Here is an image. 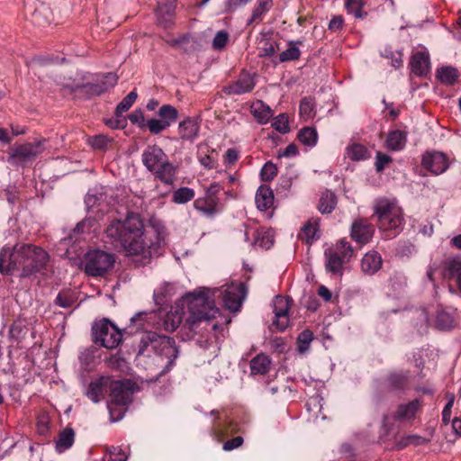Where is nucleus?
<instances>
[{
	"instance_id": "nucleus-1",
	"label": "nucleus",
	"mask_w": 461,
	"mask_h": 461,
	"mask_svg": "<svg viewBox=\"0 0 461 461\" xmlns=\"http://www.w3.org/2000/svg\"><path fill=\"white\" fill-rule=\"evenodd\" d=\"M209 290L193 292L183 297V305L187 307V315L183 310H176L166 314L163 320V327L168 332L180 328L184 340L193 339L196 334L205 338L211 330L217 328L213 322L219 314V309L213 300L208 296Z\"/></svg>"
},
{
	"instance_id": "nucleus-2",
	"label": "nucleus",
	"mask_w": 461,
	"mask_h": 461,
	"mask_svg": "<svg viewBox=\"0 0 461 461\" xmlns=\"http://www.w3.org/2000/svg\"><path fill=\"white\" fill-rule=\"evenodd\" d=\"M49 261V253L32 243L17 242L0 249V273L4 276H12L17 271L20 279L30 278L45 270Z\"/></svg>"
},
{
	"instance_id": "nucleus-3",
	"label": "nucleus",
	"mask_w": 461,
	"mask_h": 461,
	"mask_svg": "<svg viewBox=\"0 0 461 461\" xmlns=\"http://www.w3.org/2000/svg\"><path fill=\"white\" fill-rule=\"evenodd\" d=\"M117 241L122 246L120 255L132 258L136 266L149 263L151 251L144 241L143 222L139 213L127 211L125 220L117 218Z\"/></svg>"
},
{
	"instance_id": "nucleus-4",
	"label": "nucleus",
	"mask_w": 461,
	"mask_h": 461,
	"mask_svg": "<svg viewBox=\"0 0 461 461\" xmlns=\"http://www.w3.org/2000/svg\"><path fill=\"white\" fill-rule=\"evenodd\" d=\"M177 355L178 349L173 338L158 335L153 331L141 333L137 354L138 361L152 358L154 363L159 366L164 359H167L166 367L169 368L173 366Z\"/></svg>"
},
{
	"instance_id": "nucleus-5",
	"label": "nucleus",
	"mask_w": 461,
	"mask_h": 461,
	"mask_svg": "<svg viewBox=\"0 0 461 461\" xmlns=\"http://www.w3.org/2000/svg\"><path fill=\"white\" fill-rule=\"evenodd\" d=\"M141 160L155 178L168 185L174 183L176 167L168 160L167 155L160 147L158 145L147 146L142 152Z\"/></svg>"
},
{
	"instance_id": "nucleus-6",
	"label": "nucleus",
	"mask_w": 461,
	"mask_h": 461,
	"mask_svg": "<svg viewBox=\"0 0 461 461\" xmlns=\"http://www.w3.org/2000/svg\"><path fill=\"white\" fill-rule=\"evenodd\" d=\"M130 370L128 363L117 356V373L129 375L117 379V422L123 418L124 412L133 401V395L140 390L138 378L132 375Z\"/></svg>"
},
{
	"instance_id": "nucleus-7",
	"label": "nucleus",
	"mask_w": 461,
	"mask_h": 461,
	"mask_svg": "<svg viewBox=\"0 0 461 461\" xmlns=\"http://www.w3.org/2000/svg\"><path fill=\"white\" fill-rule=\"evenodd\" d=\"M373 217L377 218L378 228L384 231H399L404 223L402 209L387 198H380L375 202Z\"/></svg>"
},
{
	"instance_id": "nucleus-8",
	"label": "nucleus",
	"mask_w": 461,
	"mask_h": 461,
	"mask_svg": "<svg viewBox=\"0 0 461 461\" xmlns=\"http://www.w3.org/2000/svg\"><path fill=\"white\" fill-rule=\"evenodd\" d=\"M110 75L112 74L96 76L91 79L84 77L81 83L64 84L62 88L68 90L74 99L90 100L101 95L113 86V84L105 80Z\"/></svg>"
},
{
	"instance_id": "nucleus-9",
	"label": "nucleus",
	"mask_w": 461,
	"mask_h": 461,
	"mask_svg": "<svg viewBox=\"0 0 461 461\" xmlns=\"http://www.w3.org/2000/svg\"><path fill=\"white\" fill-rule=\"evenodd\" d=\"M108 394L107 408L110 413V420L115 421L113 411L115 409V379L112 375H102L89 384L86 395L94 402H98Z\"/></svg>"
},
{
	"instance_id": "nucleus-10",
	"label": "nucleus",
	"mask_w": 461,
	"mask_h": 461,
	"mask_svg": "<svg viewBox=\"0 0 461 461\" xmlns=\"http://www.w3.org/2000/svg\"><path fill=\"white\" fill-rule=\"evenodd\" d=\"M91 340L98 347L113 350L115 348V323L108 318L95 320L91 326Z\"/></svg>"
},
{
	"instance_id": "nucleus-11",
	"label": "nucleus",
	"mask_w": 461,
	"mask_h": 461,
	"mask_svg": "<svg viewBox=\"0 0 461 461\" xmlns=\"http://www.w3.org/2000/svg\"><path fill=\"white\" fill-rule=\"evenodd\" d=\"M45 138L38 139L34 142L14 144L10 149L8 162L15 165H24L34 160L45 149Z\"/></svg>"
},
{
	"instance_id": "nucleus-12",
	"label": "nucleus",
	"mask_w": 461,
	"mask_h": 461,
	"mask_svg": "<svg viewBox=\"0 0 461 461\" xmlns=\"http://www.w3.org/2000/svg\"><path fill=\"white\" fill-rule=\"evenodd\" d=\"M114 262L115 259L112 254L96 249L86 255L84 270L90 276H103Z\"/></svg>"
},
{
	"instance_id": "nucleus-13",
	"label": "nucleus",
	"mask_w": 461,
	"mask_h": 461,
	"mask_svg": "<svg viewBox=\"0 0 461 461\" xmlns=\"http://www.w3.org/2000/svg\"><path fill=\"white\" fill-rule=\"evenodd\" d=\"M219 192V185H211L205 191L204 196L194 200V207L203 215L208 218H213L220 212L219 198L217 197Z\"/></svg>"
},
{
	"instance_id": "nucleus-14",
	"label": "nucleus",
	"mask_w": 461,
	"mask_h": 461,
	"mask_svg": "<svg viewBox=\"0 0 461 461\" xmlns=\"http://www.w3.org/2000/svg\"><path fill=\"white\" fill-rule=\"evenodd\" d=\"M210 414L213 416L210 434L216 441L221 442L238 430V425L227 417L223 419L218 411L212 410Z\"/></svg>"
},
{
	"instance_id": "nucleus-15",
	"label": "nucleus",
	"mask_w": 461,
	"mask_h": 461,
	"mask_svg": "<svg viewBox=\"0 0 461 461\" xmlns=\"http://www.w3.org/2000/svg\"><path fill=\"white\" fill-rule=\"evenodd\" d=\"M248 294L245 283L231 285L222 293L224 306L230 312H239Z\"/></svg>"
},
{
	"instance_id": "nucleus-16",
	"label": "nucleus",
	"mask_w": 461,
	"mask_h": 461,
	"mask_svg": "<svg viewBox=\"0 0 461 461\" xmlns=\"http://www.w3.org/2000/svg\"><path fill=\"white\" fill-rule=\"evenodd\" d=\"M422 167L433 175H440L448 168L447 157L439 151H426L422 155Z\"/></svg>"
},
{
	"instance_id": "nucleus-17",
	"label": "nucleus",
	"mask_w": 461,
	"mask_h": 461,
	"mask_svg": "<svg viewBox=\"0 0 461 461\" xmlns=\"http://www.w3.org/2000/svg\"><path fill=\"white\" fill-rule=\"evenodd\" d=\"M375 233V226L365 218H358L352 222L350 237L359 244L368 243Z\"/></svg>"
},
{
	"instance_id": "nucleus-18",
	"label": "nucleus",
	"mask_w": 461,
	"mask_h": 461,
	"mask_svg": "<svg viewBox=\"0 0 461 461\" xmlns=\"http://www.w3.org/2000/svg\"><path fill=\"white\" fill-rule=\"evenodd\" d=\"M289 308V300L287 298L281 295L276 297L274 301L275 319L273 321V325L279 331H284L288 327Z\"/></svg>"
},
{
	"instance_id": "nucleus-19",
	"label": "nucleus",
	"mask_w": 461,
	"mask_h": 461,
	"mask_svg": "<svg viewBox=\"0 0 461 461\" xmlns=\"http://www.w3.org/2000/svg\"><path fill=\"white\" fill-rule=\"evenodd\" d=\"M256 86L254 75L242 70L237 80L228 86V93L230 95H242L251 92Z\"/></svg>"
},
{
	"instance_id": "nucleus-20",
	"label": "nucleus",
	"mask_w": 461,
	"mask_h": 461,
	"mask_svg": "<svg viewBox=\"0 0 461 461\" xmlns=\"http://www.w3.org/2000/svg\"><path fill=\"white\" fill-rule=\"evenodd\" d=\"M422 401L419 398L412 401L400 404L394 412L393 419L396 421L403 422L413 420L418 411L422 408Z\"/></svg>"
},
{
	"instance_id": "nucleus-21",
	"label": "nucleus",
	"mask_w": 461,
	"mask_h": 461,
	"mask_svg": "<svg viewBox=\"0 0 461 461\" xmlns=\"http://www.w3.org/2000/svg\"><path fill=\"white\" fill-rule=\"evenodd\" d=\"M410 371H392L384 379L386 387L391 391H405L410 386Z\"/></svg>"
},
{
	"instance_id": "nucleus-22",
	"label": "nucleus",
	"mask_w": 461,
	"mask_h": 461,
	"mask_svg": "<svg viewBox=\"0 0 461 461\" xmlns=\"http://www.w3.org/2000/svg\"><path fill=\"white\" fill-rule=\"evenodd\" d=\"M177 131L181 140L194 142L198 137L200 124L196 119L186 117L179 122Z\"/></svg>"
},
{
	"instance_id": "nucleus-23",
	"label": "nucleus",
	"mask_w": 461,
	"mask_h": 461,
	"mask_svg": "<svg viewBox=\"0 0 461 461\" xmlns=\"http://www.w3.org/2000/svg\"><path fill=\"white\" fill-rule=\"evenodd\" d=\"M272 7V0H258L253 6L251 16L247 22V26L254 28L256 25L262 23L266 14Z\"/></svg>"
},
{
	"instance_id": "nucleus-24",
	"label": "nucleus",
	"mask_w": 461,
	"mask_h": 461,
	"mask_svg": "<svg viewBox=\"0 0 461 461\" xmlns=\"http://www.w3.org/2000/svg\"><path fill=\"white\" fill-rule=\"evenodd\" d=\"M410 65L414 75L424 77L429 70V55L423 51H417L411 56Z\"/></svg>"
},
{
	"instance_id": "nucleus-25",
	"label": "nucleus",
	"mask_w": 461,
	"mask_h": 461,
	"mask_svg": "<svg viewBox=\"0 0 461 461\" xmlns=\"http://www.w3.org/2000/svg\"><path fill=\"white\" fill-rule=\"evenodd\" d=\"M382 265L381 255L374 250L367 252L361 261L362 271L370 276L375 274L382 267Z\"/></svg>"
},
{
	"instance_id": "nucleus-26",
	"label": "nucleus",
	"mask_w": 461,
	"mask_h": 461,
	"mask_svg": "<svg viewBox=\"0 0 461 461\" xmlns=\"http://www.w3.org/2000/svg\"><path fill=\"white\" fill-rule=\"evenodd\" d=\"M255 201L258 210H268L274 203V194L272 189L266 185H260L256 193Z\"/></svg>"
},
{
	"instance_id": "nucleus-27",
	"label": "nucleus",
	"mask_w": 461,
	"mask_h": 461,
	"mask_svg": "<svg viewBox=\"0 0 461 461\" xmlns=\"http://www.w3.org/2000/svg\"><path fill=\"white\" fill-rule=\"evenodd\" d=\"M319 219H310L301 229L298 237L308 244L312 243L314 240L319 239Z\"/></svg>"
},
{
	"instance_id": "nucleus-28",
	"label": "nucleus",
	"mask_w": 461,
	"mask_h": 461,
	"mask_svg": "<svg viewBox=\"0 0 461 461\" xmlns=\"http://www.w3.org/2000/svg\"><path fill=\"white\" fill-rule=\"evenodd\" d=\"M407 141V132L401 130L389 131L385 145L392 151H400L405 148Z\"/></svg>"
},
{
	"instance_id": "nucleus-29",
	"label": "nucleus",
	"mask_w": 461,
	"mask_h": 461,
	"mask_svg": "<svg viewBox=\"0 0 461 461\" xmlns=\"http://www.w3.org/2000/svg\"><path fill=\"white\" fill-rule=\"evenodd\" d=\"M75 441V431L72 428L67 427L59 433L55 441L56 450L59 453L70 448Z\"/></svg>"
},
{
	"instance_id": "nucleus-30",
	"label": "nucleus",
	"mask_w": 461,
	"mask_h": 461,
	"mask_svg": "<svg viewBox=\"0 0 461 461\" xmlns=\"http://www.w3.org/2000/svg\"><path fill=\"white\" fill-rule=\"evenodd\" d=\"M346 156L353 161L366 160L370 158L367 148L360 143H352L346 148Z\"/></svg>"
},
{
	"instance_id": "nucleus-31",
	"label": "nucleus",
	"mask_w": 461,
	"mask_h": 461,
	"mask_svg": "<svg viewBox=\"0 0 461 461\" xmlns=\"http://www.w3.org/2000/svg\"><path fill=\"white\" fill-rule=\"evenodd\" d=\"M326 260V270L334 275L341 274L343 265L346 263L337 253L332 252L330 249L325 251Z\"/></svg>"
},
{
	"instance_id": "nucleus-32",
	"label": "nucleus",
	"mask_w": 461,
	"mask_h": 461,
	"mask_svg": "<svg viewBox=\"0 0 461 461\" xmlns=\"http://www.w3.org/2000/svg\"><path fill=\"white\" fill-rule=\"evenodd\" d=\"M336 205L337 196L334 193L329 190L322 193L318 204V209L322 214L331 213Z\"/></svg>"
},
{
	"instance_id": "nucleus-33",
	"label": "nucleus",
	"mask_w": 461,
	"mask_h": 461,
	"mask_svg": "<svg viewBox=\"0 0 461 461\" xmlns=\"http://www.w3.org/2000/svg\"><path fill=\"white\" fill-rule=\"evenodd\" d=\"M251 113L255 119L261 124L267 123L273 116L271 108L262 101H258L253 104Z\"/></svg>"
},
{
	"instance_id": "nucleus-34",
	"label": "nucleus",
	"mask_w": 461,
	"mask_h": 461,
	"mask_svg": "<svg viewBox=\"0 0 461 461\" xmlns=\"http://www.w3.org/2000/svg\"><path fill=\"white\" fill-rule=\"evenodd\" d=\"M303 44L302 41H290L288 42V49L282 51L279 54L278 59L279 62L285 63V62H290L298 60L301 57V50L298 49L297 45Z\"/></svg>"
},
{
	"instance_id": "nucleus-35",
	"label": "nucleus",
	"mask_w": 461,
	"mask_h": 461,
	"mask_svg": "<svg viewBox=\"0 0 461 461\" xmlns=\"http://www.w3.org/2000/svg\"><path fill=\"white\" fill-rule=\"evenodd\" d=\"M270 360L267 356L259 354L251 359L249 366L252 375H265L269 369Z\"/></svg>"
},
{
	"instance_id": "nucleus-36",
	"label": "nucleus",
	"mask_w": 461,
	"mask_h": 461,
	"mask_svg": "<svg viewBox=\"0 0 461 461\" xmlns=\"http://www.w3.org/2000/svg\"><path fill=\"white\" fill-rule=\"evenodd\" d=\"M77 301V294L70 289L61 290L56 299L55 304L62 308H69L74 305Z\"/></svg>"
},
{
	"instance_id": "nucleus-37",
	"label": "nucleus",
	"mask_w": 461,
	"mask_h": 461,
	"mask_svg": "<svg viewBox=\"0 0 461 461\" xmlns=\"http://www.w3.org/2000/svg\"><path fill=\"white\" fill-rule=\"evenodd\" d=\"M437 77L440 82L452 86L457 81L459 73L456 68L442 67L441 68L438 69Z\"/></svg>"
},
{
	"instance_id": "nucleus-38",
	"label": "nucleus",
	"mask_w": 461,
	"mask_h": 461,
	"mask_svg": "<svg viewBox=\"0 0 461 461\" xmlns=\"http://www.w3.org/2000/svg\"><path fill=\"white\" fill-rule=\"evenodd\" d=\"M158 115L160 120L167 122V125L170 127L172 123L176 122L179 113L177 109L173 105L163 104L159 107Z\"/></svg>"
},
{
	"instance_id": "nucleus-39",
	"label": "nucleus",
	"mask_w": 461,
	"mask_h": 461,
	"mask_svg": "<svg viewBox=\"0 0 461 461\" xmlns=\"http://www.w3.org/2000/svg\"><path fill=\"white\" fill-rule=\"evenodd\" d=\"M255 243L266 249H270L274 244V235L269 230H256L253 232Z\"/></svg>"
},
{
	"instance_id": "nucleus-40",
	"label": "nucleus",
	"mask_w": 461,
	"mask_h": 461,
	"mask_svg": "<svg viewBox=\"0 0 461 461\" xmlns=\"http://www.w3.org/2000/svg\"><path fill=\"white\" fill-rule=\"evenodd\" d=\"M88 144L94 149L98 150H106L112 148L113 143V138H108L106 135L99 134L88 138Z\"/></svg>"
},
{
	"instance_id": "nucleus-41",
	"label": "nucleus",
	"mask_w": 461,
	"mask_h": 461,
	"mask_svg": "<svg viewBox=\"0 0 461 461\" xmlns=\"http://www.w3.org/2000/svg\"><path fill=\"white\" fill-rule=\"evenodd\" d=\"M298 140L304 145L313 147L317 143L318 133L315 128L304 127L298 132Z\"/></svg>"
},
{
	"instance_id": "nucleus-42",
	"label": "nucleus",
	"mask_w": 461,
	"mask_h": 461,
	"mask_svg": "<svg viewBox=\"0 0 461 461\" xmlns=\"http://www.w3.org/2000/svg\"><path fill=\"white\" fill-rule=\"evenodd\" d=\"M194 191L189 187H180L173 193L172 201L175 203H186L194 197Z\"/></svg>"
},
{
	"instance_id": "nucleus-43",
	"label": "nucleus",
	"mask_w": 461,
	"mask_h": 461,
	"mask_svg": "<svg viewBox=\"0 0 461 461\" xmlns=\"http://www.w3.org/2000/svg\"><path fill=\"white\" fill-rule=\"evenodd\" d=\"M332 252L337 253L342 259L346 262L349 260V258L353 255V248L349 242L345 240H340L337 242L334 249H330Z\"/></svg>"
},
{
	"instance_id": "nucleus-44",
	"label": "nucleus",
	"mask_w": 461,
	"mask_h": 461,
	"mask_svg": "<svg viewBox=\"0 0 461 461\" xmlns=\"http://www.w3.org/2000/svg\"><path fill=\"white\" fill-rule=\"evenodd\" d=\"M145 125V130H148L152 135H158L169 128V126L167 125V122L158 118L148 119Z\"/></svg>"
},
{
	"instance_id": "nucleus-45",
	"label": "nucleus",
	"mask_w": 461,
	"mask_h": 461,
	"mask_svg": "<svg viewBox=\"0 0 461 461\" xmlns=\"http://www.w3.org/2000/svg\"><path fill=\"white\" fill-rule=\"evenodd\" d=\"M313 339V333L310 330H303L297 337V349L300 353H304L309 349L310 344Z\"/></svg>"
},
{
	"instance_id": "nucleus-46",
	"label": "nucleus",
	"mask_w": 461,
	"mask_h": 461,
	"mask_svg": "<svg viewBox=\"0 0 461 461\" xmlns=\"http://www.w3.org/2000/svg\"><path fill=\"white\" fill-rule=\"evenodd\" d=\"M10 336L12 339H14L16 340L23 339L27 332H28V327L25 325V323L21 321H15L10 327Z\"/></svg>"
},
{
	"instance_id": "nucleus-47",
	"label": "nucleus",
	"mask_w": 461,
	"mask_h": 461,
	"mask_svg": "<svg viewBox=\"0 0 461 461\" xmlns=\"http://www.w3.org/2000/svg\"><path fill=\"white\" fill-rule=\"evenodd\" d=\"M461 272V261L457 259H449L445 262L444 276L447 278L458 276Z\"/></svg>"
},
{
	"instance_id": "nucleus-48",
	"label": "nucleus",
	"mask_w": 461,
	"mask_h": 461,
	"mask_svg": "<svg viewBox=\"0 0 461 461\" xmlns=\"http://www.w3.org/2000/svg\"><path fill=\"white\" fill-rule=\"evenodd\" d=\"M436 326L442 330H450L454 327V319L451 314L440 312L436 317Z\"/></svg>"
},
{
	"instance_id": "nucleus-49",
	"label": "nucleus",
	"mask_w": 461,
	"mask_h": 461,
	"mask_svg": "<svg viewBox=\"0 0 461 461\" xmlns=\"http://www.w3.org/2000/svg\"><path fill=\"white\" fill-rule=\"evenodd\" d=\"M299 113L301 117H303L305 119L312 118L315 114L314 105L312 98L303 97L301 100L299 105Z\"/></svg>"
},
{
	"instance_id": "nucleus-50",
	"label": "nucleus",
	"mask_w": 461,
	"mask_h": 461,
	"mask_svg": "<svg viewBox=\"0 0 461 461\" xmlns=\"http://www.w3.org/2000/svg\"><path fill=\"white\" fill-rule=\"evenodd\" d=\"M277 175V167L271 161H267L260 170V177L263 182H270Z\"/></svg>"
},
{
	"instance_id": "nucleus-51",
	"label": "nucleus",
	"mask_w": 461,
	"mask_h": 461,
	"mask_svg": "<svg viewBox=\"0 0 461 461\" xmlns=\"http://www.w3.org/2000/svg\"><path fill=\"white\" fill-rule=\"evenodd\" d=\"M138 97L136 90H132L123 99L122 101L117 104V114L122 112L128 111L134 102L136 101Z\"/></svg>"
},
{
	"instance_id": "nucleus-52",
	"label": "nucleus",
	"mask_w": 461,
	"mask_h": 461,
	"mask_svg": "<svg viewBox=\"0 0 461 461\" xmlns=\"http://www.w3.org/2000/svg\"><path fill=\"white\" fill-rule=\"evenodd\" d=\"M176 0H157L158 14H165L171 17L175 10Z\"/></svg>"
},
{
	"instance_id": "nucleus-53",
	"label": "nucleus",
	"mask_w": 461,
	"mask_h": 461,
	"mask_svg": "<svg viewBox=\"0 0 461 461\" xmlns=\"http://www.w3.org/2000/svg\"><path fill=\"white\" fill-rule=\"evenodd\" d=\"M273 127L281 133H286L289 131V122L288 117L285 113H281L275 118Z\"/></svg>"
},
{
	"instance_id": "nucleus-54",
	"label": "nucleus",
	"mask_w": 461,
	"mask_h": 461,
	"mask_svg": "<svg viewBox=\"0 0 461 461\" xmlns=\"http://www.w3.org/2000/svg\"><path fill=\"white\" fill-rule=\"evenodd\" d=\"M363 3L360 0H346L345 7L348 13L354 14L356 18L363 17L362 9Z\"/></svg>"
},
{
	"instance_id": "nucleus-55",
	"label": "nucleus",
	"mask_w": 461,
	"mask_h": 461,
	"mask_svg": "<svg viewBox=\"0 0 461 461\" xmlns=\"http://www.w3.org/2000/svg\"><path fill=\"white\" fill-rule=\"evenodd\" d=\"M252 0H226L224 2V9L223 13L225 14H232L239 8L245 6L249 3H250Z\"/></svg>"
},
{
	"instance_id": "nucleus-56",
	"label": "nucleus",
	"mask_w": 461,
	"mask_h": 461,
	"mask_svg": "<svg viewBox=\"0 0 461 461\" xmlns=\"http://www.w3.org/2000/svg\"><path fill=\"white\" fill-rule=\"evenodd\" d=\"M229 41V33L225 31H220L216 33L212 41V48L216 50H222Z\"/></svg>"
},
{
	"instance_id": "nucleus-57",
	"label": "nucleus",
	"mask_w": 461,
	"mask_h": 461,
	"mask_svg": "<svg viewBox=\"0 0 461 461\" xmlns=\"http://www.w3.org/2000/svg\"><path fill=\"white\" fill-rule=\"evenodd\" d=\"M128 118L132 124L137 125L141 131H145V123L147 122V120L145 119L141 110H135L133 113L129 114Z\"/></svg>"
},
{
	"instance_id": "nucleus-58",
	"label": "nucleus",
	"mask_w": 461,
	"mask_h": 461,
	"mask_svg": "<svg viewBox=\"0 0 461 461\" xmlns=\"http://www.w3.org/2000/svg\"><path fill=\"white\" fill-rule=\"evenodd\" d=\"M393 161L392 158L381 151L376 152L375 155V170L380 173L383 172L385 167Z\"/></svg>"
},
{
	"instance_id": "nucleus-59",
	"label": "nucleus",
	"mask_w": 461,
	"mask_h": 461,
	"mask_svg": "<svg viewBox=\"0 0 461 461\" xmlns=\"http://www.w3.org/2000/svg\"><path fill=\"white\" fill-rule=\"evenodd\" d=\"M243 438L241 436H237L231 439H229L223 443L222 448L225 451H231L235 448H238L243 444Z\"/></svg>"
},
{
	"instance_id": "nucleus-60",
	"label": "nucleus",
	"mask_w": 461,
	"mask_h": 461,
	"mask_svg": "<svg viewBox=\"0 0 461 461\" xmlns=\"http://www.w3.org/2000/svg\"><path fill=\"white\" fill-rule=\"evenodd\" d=\"M344 26V18L342 15H335L329 23L328 29L332 32H339Z\"/></svg>"
},
{
	"instance_id": "nucleus-61",
	"label": "nucleus",
	"mask_w": 461,
	"mask_h": 461,
	"mask_svg": "<svg viewBox=\"0 0 461 461\" xmlns=\"http://www.w3.org/2000/svg\"><path fill=\"white\" fill-rule=\"evenodd\" d=\"M50 61H51V59L49 58H45V57H41V56H35V57L32 58L30 60H26L25 64L27 67H30L33 64L38 65L40 67H43V66L48 65Z\"/></svg>"
},
{
	"instance_id": "nucleus-62",
	"label": "nucleus",
	"mask_w": 461,
	"mask_h": 461,
	"mask_svg": "<svg viewBox=\"0 0 461 461\" xmlns=\"http://www.w3.org/2000/svg\"><path fill=\"white\" fill-rule=\"evenodd\" d=\"M278 50V45L277 44H273L271 42H266L265 43V46L262 50V54L261 56L263 57H271L273 56L276 50Z\"/></svg>"
},
{
	"instance_id": "nucleus-63",
	"label": "nucleus",
	"mask_w": 461,
	"mask_h": 461,
	"mask_svg": "<svg viewBox=\"0 0 461 461\" xmlns=\"http://www.w3.org/2000/svg\"><path fill=\"white\" fill-rule=\"evenodd\" d=\"M407 436H408V439H409V442L411 445L420 446V445L427 444L429 442V439H427L420 435H417V434H411V435H407Z\"/></svg>"
},
{
	"instance_id": "nucleus-64",
	"label": "nucleus",
	"mask_w": 461,
	"mask_h": 461,
	"mask_svg": "<svg viewBox=\"0 0 461 461\" xmlns=\"http://www.w3.org/2000/svg\"><path fill=\"white\" fill-rule=\"evenodd\" d=\"M201 164L206 168H214L216 166V160L211 155H204L200 158Z\"/></svg>"
}]
</instances>
